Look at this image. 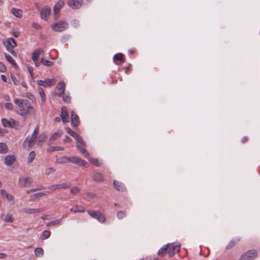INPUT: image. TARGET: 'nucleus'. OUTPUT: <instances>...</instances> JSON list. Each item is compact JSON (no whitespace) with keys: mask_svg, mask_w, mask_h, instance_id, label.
I'll return each mask as SVG.
<instances>
[{"mask_svg":"<svg viewBox=\"0 0 260 260\" xmlns=\"http://www.w3.org/2000/svg\"><path fill=\"white\" fill-rule=\"evenodd\" d=\"M89 161L94 165H95L97 167H100L101 166V163L99 162V160L96 158H91L90 159Z\"/></svg>","mask_w":260,"mask_h":260,"instance_id":"nucleus-49","label":"nucleus"},{"mask_svg":"<svg viewBox=\"0 0 260 260\" xmlns=\"http://www.w3.org/2000/svg\"><path fill=\"white\" fill-rule=\"evenodd\" d=\"M46 194V193L45 192H39V193H35L34 194L31 195L30 197V200L34 201L36 199L41 198L42 196H45Z\"/></svg>","mask_w":260,"mask_h":260,"instance_id":"nucleus-31","label":"nucleus"},{"mask_svg":"<svg viewBox=\"0 0 260 260\" xmlns=\"http://www.w3.org/2000/svg\"><path fill=\"white\" fill-rule=\"evenodd\" d=\"M69 157L63 156L57 158L55 161V163L57 164H65L69 162Z\"/></svg>","mask_w":260,"mask_h":260,"instance_id":"nucleus-27","label":"nucleus"},{"mask_svg":"<svg viewBox=\"0 0 260 260\" xmlns=\"http://www.w3.org/2000/svg\"><path fill=\"white\" fill-rule=\"evenodd\" d=\"M41 63L46 66H51L52 65V62L49 60L44 59V58L41 59Z\"/></svg>","mask_w":260,"mask_h":260,"instance_id":"nucleus-44","label":"nucleus"},{"mask_svg":"<svg viewBox=\"0 0 260 260\" xmlns=\"http://www.w3.org/2000/svg\"><path fill=\"white\" fill-rule=\"evenodd\" d=\"M126 216V213L123 211H119L117 213V216L118 219H122Z\"/></svg>","mask_w":260,"mask_h":260,"instance_id":"nucleus-43","label":"nucleus"},{"mask_svg":"<svg viewBox=\"0 0 260 260\" xmlns=\"http://www.w3.org/2000/svg\"><path fill=\"white\" fill-rule=\"evenodd\" d=\"M12 34L13 35V36H14L15 37H16V38L18 37H19V31H16V30H13L12 31Z\"/></svg>","mask_w":260,"mask_h":260,"instance_id":"nucleus-58","label":"nucleus"},{"mask_svg":"<svg viewBox=\"0 0 260 260\" xmlns=\"http://www.w3.org/2000/svg\"><path fill=\"white\" fill-rule=\"evenodd\" d=\"M92 178L93 181L98 182H101L104 180V177L103 175L98 172H95L93 173Z\"/></svg>","mask_w":260,"mask_h":260,"instance_id":"nucleus-19","label":"nucleus"},{"mask_svg":"<svg viewBox=\"0 0 260 260\" xmlns=\"http://www.w3.org/2000/svg\"><path fill=\"white\" fill-rule=\"evenodd\" d=\"M168 254L170 256H172L174 254L179 251L180 245H171L169 246Z\"/></svg>","mask_w":260,"mask_h":260,"instance_id":"nucleus-12","label":"nucleus"},{"mask_svg":"<svg viewBox=\"0 0 260 260\" xmlns=\"http://www.w3.org/2000/svg\"><path fill=\"white\" fill-rule=\"evenodd\" d=\"M248 140V138L246 137H243L242 140H241V141L242 143H245Z\"/></svg>","mask_w":260,"mask_h":260,"instance_id":"nucleus-64","label":"nucleus"},{"mask_svg":"<svg viewBox=\"0 0 260 260\" xmlns=\"http://www.w3.org/2000/svg\"><path fill=\"white\" fill-rule=\"evenodd\" d=\"M169 244L164 245L158 251V254L160 256H163L166 254L167 250L169 248Z\"/></svg>","mask_w":260,"mask_h":260,"instance_id":"nucleus-30","label":"nucleus"},{"mask_svg":"<svg viewBox=\"0 0 260 260\" xmlns=\"http://www.w3.org/2000/svg\"><path fill=\"white\" fill-rule=\"evenodd\" d=\"M11 78L15 85H17L19 84V81L16 77L12 76Z\"/></svg>","mask_w":260,"mask_h":260,"instance_id":"nucleus-55","label":"nucleus"},{"mask_svg":"<svg viewBox=\"0 0 260 260\" xmlns=\"http://www.w3.org/2000/svg\"><path fill=\"white\" fill-rule=\"evenodd\" d=\"M72 124L73 126L76 127L80 123L79 118L77 114L74 111L71 112Z\"/></svg>","mask_w":260,"mask_h":260,"instance_id":"nucleus-14","label":"nucleus"},{"mask_svg":"<svg viewBox=\"0 0 260 260\" xmlns=\"http://www.w3.org/2000/svg\"><path fill=\"white\" fill-rule=\"evenodd\" d=\"M14 102L19 107V110L18 111L19 114L26 116L28 115H35L36 114V110L30 105V102L27 100L15 99Z\"/></svg>","mask_w":260,"mask_h":260,"instance_id":"nucleus-1","label":"nucleus"},{"mask_svg":"<svg viewBox=\"0 0 260 260\" xmlns=\"http://www.w3.org/2000/svg\"><path fill=\"white\" fill-rule=\"evenodd\" d=\"M124 55L122 53H120L116 54L113 57V59L119 60L121 62H124Z\"/></svg>","mask_w":260,"mask_h":260,"instance_id":"nucleus-33","label":"nucleus"},{"mask_svg":"<svg viewBox=\"0 0 260 260\" xmlns=\"http://www.w3.org/2000/svg\"><path fill=\"white\" fill-rule=\"evenodd\" d=\"M37 82L39 85L46 87L53 84L54 81L53 79H46L45 81L38 80Z\"/></svg>","mask_w":260,"mask_h":260,"instance_id":"nucleus-17","label":"nucleus"},{"mask_svg":"<svg viewBox=\"0 0 260 260\" xmlns=\"http://www.w3.org/2000/svg\"><path fill=\"white\" fill-rule=\"evenodd\" d=\"M85 210V209L83 207L80 206H77L75 208H71V211L74 212V213L77 212H83Z\"/></svg>","mask_w":260,"mask_h":260,"instance_id":"nucleus-35","label":"nucleus"},{"mask_svg":"<svg viewBox=\"0 0 260 260\" xmlns=\"http://www.w3.org/2000/svg\"><path fill=\"white\" fill-rule=\"evenodd\" d=\"M8 152V147L5 143L0 142V153L6 154Z\"/></svg>","mask_w":260,"mask_h":260,"instance_id":"nucleus-24","label":"nucleus"},{"mask_svg":"<svg viewBox=\"0 0 260 260\" xmlns=\"http://www.w3.org/2000/svg\"><path fill=\"white\" fill-rule=\"evenodd\" d=\"M39 129V127L38 125H37L34 131V132L31 136V137L28 139V138H26L25 140V142L27 141H28V146L29 147H31L35 144V140L37 137L38 132Z\"/></svg>","mask_w":260,"mask_h":260,"instance_id":"nucleus-7","label":"nucleus"},{"mask_svg":"<svg viewBox=\"0 0 260 260\" xmlns=\"http://www.w3.org/2000/svg\"><path fill=\"white\" fill-rule=\"evenodd\" d=\"M7 50L11 53V54H12L14 56H16V53L15 51L13 49H12L10 48H9V49H7Z\"/></svg>","mask_w":260,"mask_h":260,"instance_id":"nucleus-60","label":"nucleus"},{"mask_svg":"<svg viewBox=\"0 0 260 260\" xmlns=\"http://www.w3.org/2000/svg\"><path fill=\"white\" fill-rule=\"evenodd\" d=\"M44 209L43 208H39V209H28L26 208L24 209V212L26 213L29 214H33L37 212H40L43 211Z\"/></svg>","mask_w":260,"mask_h":260,"instance_id":"nucleus-26","label":"nucleus"},{"mask_svg":"<svg viewBox=\"0 0 260 260\" xmlns=\"http://www.w3.org/2000/svg\"><path fill=\"white\" fill-rule=\"evenodd\" d=\"M15 159L16 158L14 155H8L5 157L4 162L7 166H10L14 162Z\"/></svg>","mask_w":260,"mask_h":260,"instance_id":"nucleus-15","label":"nucleus"},{"mask_svg":"<svg viewBox=\"0 0 260 260\" xmlns=\"http://www.w3.org/2000/svg\"><path fill=\"white\" fill-rule=\"evenodd\" d=\"M62 121L63 122H68L69 121V116L67 110L64 107L61 108V112L60 114Z\"/></svg>","mask_w":260,"mask_h":260,"instance_id":"nucleus-16","label":"nucleus"},{"mask_svg":"<svg viewBox=\"0 0 260 260\" xmlns=\"http://www.w3.org/2000/svg\"><path fill=\"white\" fill-rule=\"evenodd\" d=\"M44 53V51L42 49L39 48L38 49L35 50L32 53V59L33 61H36L37 59H38V58L39 57L40 55L41 54H43Z\"/></svg>","mask_w":260,"mask_h":260,"instance_id":"nucleus-18","label":"nucleus"},{"mask_svg":"<svg viewBox=\"0 0 260 260\" xmlns=\"http://www.w3.org/2000/svg\"><path fill=\"white\" fill-rule=\"evenodd\" d=\"M35 254L37 257H41L44 254V250L42 248H37L35 250Z\"/></svg>","mask_w":260,"mask_h":260,"instance_id":"nucleus-34","label":"nucleus"},{"mask_svg":"<svg viewBox=\"0 0 260 260\" xmlns=\"http://www.w3.org/2000/svg\"><path fill=\"white\" fill-rule=\"evenodd\" d=\"M45 187H43V186H41L40 187H36L35 188H32L29 190H27L26 191V193L27 194H29L31 192H35V191H39V190H40L41 189H44Z\"/></svg>","mask_w":260,"mask_h":260,"instance_id":"nucleus-47","label":"nucleus"},{"mask_svg":"<svg viewBox=\"0 0 260 260\" xmlns=\"http://www.w3.org/2000/svg\"><path fill=\"white\" fill-rule=\"evenodd\" d=\"M5 107L6 109L8 110H12L13 109V106L12 103H7L5 105Z\"/></svg>","mask_w":260,"mask_h":260,"instance_id":"nucleus-51","label":"nucleus"},{"mask_svg":"<svg viewBox=\"0 0 260 260\" xmlns=\"http://www.w3.org/2000/svg\"><path fill=\"white\" fill-rule=\"evenodd\" d=\"M56 89L57 91L56 94L58 96H61L64 92L65 90V83L64 82H60L58 83L56 86Z\"/></svg>","mask_w":260,"mask_h":260,"instance_id":"nucleus-13","label":"nucleus"},{"mask_svg":"<svg viewBox=\"0 0 260 260\" xmlns=\"http://www.w3.org/2000/svg\"><path fill=\"white\" fill-rule=\"evenodd\" d=\"M62 99L64 102L68 103H70L71 101V97L67 95H63L62 97Z\"/></svg>","mask_w":260,"mask_h":260,"instance_id":"nucleus-52","label":"nucleus"},{"mask_svg":"<svg viewBox=\"0 0 260 260\" xmlns=\"http://www.w3.org/2000/svg\"><path fill=\"white\" fill-rule=\"evenodd\" d=\"M55 171H56V170L53 168H51V167L49 168L46 170L45 174L46 175H49L50 174H52L54 172H55Z\"/></svg>","mask_w":260,"mask_h":260,"instance_id":"nucleus-48","label":"nucleus"},{"mask_svg":"<svg viewBox=\"0 0 260 260\" xmlns=\"http://www.w3.org/2000/svg\"><path fill=\"white\" fill-rule=\"evenodd\" d=\"M48 188L51 191H54L56 189H58V186L57 184L52 185L51 186H50L48 187Z\"/></svg>","mask_w":260,"mask_h":260,"instance_id":"nucleus-53","label":"nucleus"},{"mask_svg":"<svg viewBox=\"0 0 260 260\" xmlns=\"http://www.w3.org/2000/svg\"><path fill=\"white\" fill-rule=\"evenodd\" d=\"M51 235V232L50 231L45 230L43 232L42 234L41 235V238L43 240H45L47 238H48Z\"/></svg>","mask_w":260,"mask_h":260,"instance_id":"nucleus-36","label":"nucleus"},{"mask_svg":"<svg viewBox=\"0 0 260 260\" xmlns=\"http://www.w3.org/2000/svg\"><path fill=\"white\" fill-rule=\"evenodd\" d=\"M5 57L7 60L11 63L13 67H17V64L14 60V59L12 58V57L9 55V54L5 53Z\"/></svg>","mask_w":260,"mask_h":260,"instance_id":"nucleus-32","label":"nucleus"},{"mask_svg":"<svg viewBox=\"0 0 260 260\" xmlns=\"http://www.w3.org/2000/svg\"><path fill=\"white\" fill-rule=\"evenodd\" d=\"M61 221H62V218L56 219L54 221H52L47 223L46 224V225L47 226H50V225H55L59 224L61 222Z\"/></svg>","mask_w":260,"mask_h":260,"instance_id":"nucleus-40","label":"nucleus"},{"mask_svg":"<svg viewBox=\"0 0 260 260\" xmlns=\"http://www.w3.org/2000/svg\"><path fill=\"white\" fill-rule=\"evenodd\" d=\"M51 9L48 6L44 7L41 11V16L42 19L46 21L49 17Z\"/></svg>","mask_w":260,"mask_h":260,"instance_id":"nucleus-9","label":"nucleus"},{"mask_svg":"<svg viewBox=\"0 0 260 260\" xmlns=\"http://www.w3.org/2000/svg\"><path fill=\"white\" fill-rule=\"evenodd\" d=\"M69 162L87 167V162L81 158L77 156L69 157Z\"/></svg>","mask_w":260,"mask_h":260,"instance_id":"nucleus-8","label":"nucleus"},{"mask_svg":"<svg viewBox=\"0 0 260 260\" xmlns=\"http://www.w3.org/2000/svg\"><path fill=\"white\" fill-rule=\"evenodd\" d=\"M1 193L2 195H3V196H7V194H8L6 192V191L5 190H4V189H1Z\"/></svg>","mask_w":260,"mask_h":260,"instance_id":"nucleus-63","label":"nucleus"},{"mask_svg":"<svg viewBox=\"0 0 260 260\" xmlns=\"http://www.w3.org/2000/svg\"><path fill=\"white\" fill-rule=\"evenodd\" d=\"M258 255L257 251L255 249H250L243 253L239 260H253Z\"/></svg>","mask_w":260,"mask_h":260,"instance_id":"nucleus-3","label":"nucleus"},{"mask_svg":"<svg viewBox=\"0 0 260 260\" xmlns=\"http://www.w3.org/2000/svg\"><path fill=\"white\" fill-rule=\"evenodd\" d=\"M74 138L76 139L77 144H81L85 143L83 142V140L81 137L78 134L77 135V137H75Z\"/></svg>","mask_w":260,"mask_h":260,"instance_id":"nucleus-46","label":"nucleus"},{"mask_svg":"<svg viewBox=\"0 0 260 260\" xmlns=\"http://www.w3.org/2000/svg\"><path fill=\"white\" fill-rule=\"evenodd\" d=\"M46 137L45 134H41L40 135L38 138V141L39 142H44L46 139Z\"/></svg>","mask_w":260,"mask_h":260,"instance_id":"nucleus-50","label":"nucleus"},{"mask_svg":"<svg viewBox=\"0 0 260 260\" xmlns=\"http://www.w3.org/2000/svg\"><path fill=\"white\" fill-rule=\"evenodd\" d=\"M64 5L63 1L60 0L58 2V3L55 5L53 9V11L55 12H59L60 9Z\"/></svg>","mask_w":260,"mask_h":260,"instance_id":"nucleus-25","label":"nucleus"},{"mask_svg":"<svg viewBox=\"0 0 260 260\" xmlns=\"http://www.w3.org/2000/svg\"><path fill=\"white\" fill-rule=\"evenodd\" d=\"M59 17V12H54V18L55 20H56Z\"/></svg>","mask_w":260,"mask_h":260,"instance_id":"nucleus-61","label":"nucleus"},{"mask_svg":"<svg viewBox=\"0 0 260 260\" xmlns=\"http://www.w3.org/2000/svg\"><path fill=\"white\" fill-rule=\"evenodd\" d=\"M88 214L93 218L96 219L99 222L103 223L106 221V218L99 211L88 210Z\"/></svg>","mask_w":260,"mask_h":260,"instance_id":"nucleus-5","label":"nucleus"},{"mask_svg":"<svg viewBox=\"0 0 260 260\" xmlns=\"http://www.w3.org/2000/svg\"><path fill=\"white\" fill-rule=\"evenodd\" d=\"M80 189L77 187H74L71 188L70 193L73 195H76L80 192Z\"/></svg>","mask_w":260,"mask_h":260,"instance_id":"nucleus-41","label":"nucleus"},{"mask_svg":"<svg viewBox=\"0 0 260 260\" xmlns=\"http://www.w3.org/2000/svg\"><path fill=\"white\" fill-rule=\"evenodd\" d=\"M69 27L68 23L64 20L55 23L51 25V28L56 32H62L66 30Z\"/></svg>","mask_w":260,"mask_h":260,"instance_id":"nucleus-2","label":"nucleus"},{"mask_svg":"<svg viewBox=\"0 0 260 260\" xmlns=\"http://www.w3.org/2000/svg\"><path fill=\"white\" fill-rule=\"evenodd\" d=\"M6 198H7L8 200L10 201L13 200V199H14L13 196H12V195L9 194H7Z\"/></svg>","mask_w":260,"mask_h":260,"instance_id":"nucleus-59","label":"nucleus"},{"mask_svg":"<svg viewBox=\"0 0 260 260\" xmlns=\"http://www.w3.org/2000/svg\"><path fill=\"white\" fill-rule=\"evenodd\" d=\"M113 185L114 187L118 191H123L125 190V188L124 187L123 184L119 183L115 180L113 181Z\"/></svg>","mask_w":260,"mask_h":260,"instance_id":"nucleus-22","label":"nucleus"},{"mask_svg":"<svg viewBox=\"0 0 260 260\" xmlns=\"http://www.w3.org/2000/svg\"><path fill=\"white\" fill-rule=\"evenodd\" d=\"M85 145V143L81 144H77L76 146L78 149L83 154L85 157H87L89 155L87 151L84 148V146Z\"/></svg>","mask_w":260,"mask_h":260,"instance_id":"nucleus-20","label":"nucleus"},{"mask_svg":"<svg viewBox=\"0 0 260 260\" xmlns=\"http://www.w3.org/2000/svg\"><path fill=\"white\" fill-rule=\"evenodd\" d=\"M11 12L15 16L18 18L21 17L22 16V11L20 9L12 8Z\"/></svg>","mask_w":260,"mask_h":260,"instance_id":"nucleus-28","label":"nucleus"},{"mask_svg":"<svg viewBox=\"0 0 260 260\" xmlns=\"http://www.w3.org/2000/svg\"><path fill=\"white\" fill-rule=\"evenodd\" d=\"M6 71V68L4 63L0 62V72H5Z\"/></svg>","mask_w":260,"mask_h":260,"instance_id":"nucleus-54","label":"nucleus"},{"mask_svg":"<svg viewBox=\"0 0 260 260\" xmlns=\"http://www.w3.org/2000/svg\"><path fill=\"white\" fill-rule=\"evenodd\" d=\"M36 156V153L35 151H31L28 157V162L31 163L35 159Z\"/></svg>","mask_w":260,"mask_h":260,"instance_id":"nucleus-39","label":"nucleus"},{"mask_svg":"<svg viewBox=\"0 0 260 260\" xmlns=\"http://www.w3.org/2000/svg\"><path fill=\"white\" fill-rule=\"evenodd\" d=\"M2 122L4 127H10L17 129L19 126V123L13 118H10L9 120L6 118H3Z\"/></svg>","mask_w":260,"mask_h":260,"instance_id":"nucleus-4","label":"nucleus"},{"mask_svg":"<svg viewBox=\"0 0 260 260\" xmlns=\"http://www.w3.org/2000/svg\"><path fill=\"white\" fill-rule=\"evenodd\" d=\"M4 44L7 49L10 48H14L17 45L16 41L13 38H9L6 42H4Z\"/></svg>","mask_w":260,"mask_h":260,"instance_id":"nucleus-11","label":"nucleus"},{"mask_svg":"<svg viewBox=\"0 0 260 260\" xmlns=\"http://www.w3.org/2000/svg\"><path fill=\"white\" fill-rule=\"evenodd\" d=\"M57 186H58V189H65L71 188L70 185H69L67 183H65L58 184Z\"/></svg>","mask_w":260,"mask_h":260,"instance_id":"nucleus-38","label":"nucleus"},{"mask_svg":"<svg viewBox=\"0 0 260 260\" xmlns=\"http://www.w3.org/2000/svg\"><path fill=\"white\" fill-rule=\"evenodd\" d=\"M240 241V238H236V239H234L230 241V242L226 245L225 248L226 249H230L232 248L233 247L236 246Z\"/></svg>","mask_w":260,"mask_h":260,"instance_id":"nucleus-21","label":"nucleus"},{"mask_svg":"<svg viewBox=\"0 0 260 260\" xmlns=\"http://www.w3.org/2000/svg\"><path fill=\"white\" fill-rule=\"evenodd\" d=\"M1 77H2V79L3 80V81L5 82H7V78L6 77V76L4 75H2L1 76Z\"/></svg>","mask_w":260,"mask_h":260,"instance_id":"nucleus-62","label":"nucleus"},{"mask_svg":"<svg viewBox=\"0 0 260 260\" xmlns=\"http://www.w3.org/2000/svg\"><path fill=\"white\" fill-rule=\"evenodd\" d=\"M4 221L6 222H12L13 221V219L12 215L10 214L7 213L6 215H5V217L4 218Z\"/></svg>","mask_w":260,"mask_h":260,"instance_id":"nucleus-37","label":"nucleus"},{"mask_svg":"<svg viewBox=\"0 0 260 260\" xmlns=\"http://www.w3.org/2000/svg\"><path fill=\"white\" fill-rule=\"evenodd\" d=\"M62 134V132L61 130H58L55 132L49 139V142L52 143L55 141L58 137H60Z\"/></svg>","mask_w":260,"mask_h":260,"instance_id":"nucleus-23","label":"nucleus"},{"mask_svg":"<svg viewBox=\"0 0 260 260\" xmlns=\"http://www.w3.org/2000/svg\"><path fill=\"white\" fill-rule=\"evenodd\" d=\"M66 130L67 133L73 138L77 137L78 134L76 132L73 131L70 127H67L66 128Z\"/></svg>","mask_w":260,"mask_h":260,"instance_id":"nucleus-42","label":"nucleus"},{"mask_svg":"<svg viewBox=\"0 0 260 260\" xmlns=\"http://www.w3.org/2000/svg\"><path fill=\"white\" fill-rule=\"evenodd\" d=\"M72 141V139L70 137H69V136H66L65 137V138L63 140V142L64 143H67V142H70Z\"/></svg>","mask_w":260,"mask_h":260,"instance_id":"nucleus-57","label":"nucleus"},{"mask_svg":"<svg viewBox=\"0 0 260 260\" xmlns=\"http://www.w3.org/2000/svg\"><path fill=\"white\" fill-rule=\"evenodd\" d=\"M83 3V0H68V5L73 9L80 8Z\"/></svg>","mask_w":260,"mask_h":260,"instance_id":"nucleus-10","label":"nucleus"},{"mask_svg":"<svg viewBox=\"0 0 260 260\" xmlns=\"http://www.w3.org/2000/svg\"><path fill=\"white\" fill-rule=\"evenodd\" d=\"M64 150V147L61 146H50L47 148V151L48 152H52L55 151H62Z\"/></svg>","mask_w":260,"mask_h":260,"instance_id":"nucleus-29","label":"nucleus"},{"mask_svg":"<svg viewBox=\"0 0 260 260\" xmlns=\"http://www.w3.org/2000/svg\"><path fill=\"white\" fill-rule=\"evenodd\" d=\"M33 180L31 177H20L19 179V184L21 187H27L30 186Z\"/></svg>","mask_w":260,"mask_h":260,"instance_id":"nucleus-6","label":"nucleus"},{"mask_svg":"<svg viewBox=\"0 0 260 260\" xmlns=\"http://www.w3.org/2000/svg\"><path fill=\"white\" fill-rule=\"evenodd\" d=\"M39 93L40 94L42 102H44L45 101V94L44 92V90L42 88H39Z\"/></svg>","mask_w":260,"mask_h":260,"instance_id":"nucleus-45","label":"nucleus"},{"mask_svg":"<svg viewBox=\"0 0 260 260\" xmlns=\"http://www.w3.org/2000/svg\"><path fill=\"white\" fill-rule=\"evenodd\" d=\"M32 26L35 29H39L41 28V26L40 24L37 23H33L32 24Z\"/></svg>","mask_w":260,"mask_h":260,"instance_id":"nucleus-56","label":"nucleus"}]
</instances>
